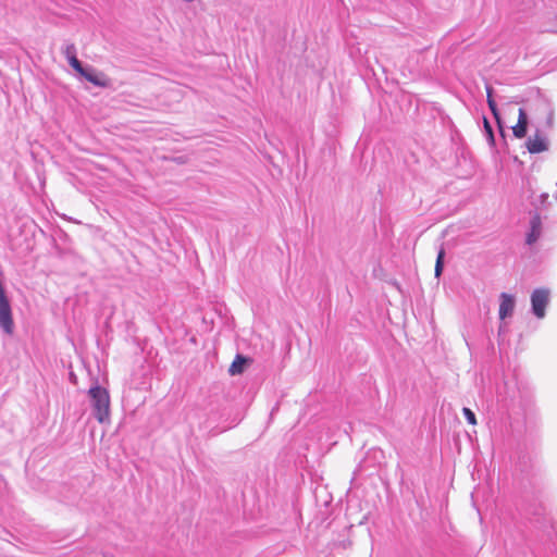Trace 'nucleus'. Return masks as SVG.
<instances>
[{
	"instance_id": "obj_1",
	"label": "nucleus",
	"mask_w": 557,
	"mask_h": 557,
	"mask_svg": "<svg viewBox=\"0 0 557 557\" xmlns=\"http://www.w3.org/2000/svg\"><path fill=\"white\" fill-rule=\"evenodd\" d=\"M95 418L99 423L110 422V395L107 388L94 385L88 391Z\"/></svg>"
},
{
	"instance_id": "obj_2",
	"label": "nucleus",
	"mask_w": 557,
	"mask_h": 557,
	"mask_svg": "<svg viewBox=\"0 0 557 557\" xmlns=\"http://www.w3.org/2000/svg\"><path fill=\"white\" fill-rule=\"evenodd\" d=\"M549 304V290L537 288L531 295L532 312L539 319L545 317L546 307Z\"/></svg>"
},
{
	"instance_id": "obj_3",
	"label": "nucleus",
	"mask_w": 557,
	"mask_h": 557,
	"mask_svg": "<svg viewBox=\"0 0 557 557\" xmlns=\"http://www.w3.org/2000/svg\"><path fill=\"white\" fill-rule=\"evenodd\" d=\"M516 307V298L513 295L502 293L499 295V310L498 315L502 321L510 318L513 314Z\"/></svg>"
},
{
	"instance_id": "obj_4",
	"label": "nucleus",
	"mask_w": 557,
	"mask_h": 557,
	"mask_svg": "<svg viewBox=\"0 0 557 557\" xmlns=\"http://www.w3.org/2000/svg\"><path fill=\"white\" fill-rule=\"evenodd\" d=\"M85 79L98 87H108L110 85V79L106 76V74L96 71L94 67L88 66L83 70L81 73Z\"/></svg>"
},
{
	"instance_id": "obj_5",
	"label": "nucleus",
	"mask_w": 557,
	"mask_h": 557,
	"mask_svg": "<svg viewBox=\"0 0 557 557\" xmlns=\"http://www.w3.org/2000/svg\"><path fill=\"white\" fill-rule=\"evenodd\" d=\"M549 143L546 136L536 132L527 140V148L531 153H541L547 151Z\"/></svg>"
},
{
	"instance_id": "obj_6",
	"label": "nucleus",
	"mask_w": 557,
	"mask_h": 557,
	"mask_svg": "<svg viewBox=\"0 0 557 557\" xmlns=\"http://www.w3.org/2000/svg\"><path fill=\"white\" fill-rule=\"evenodd\" d=\"M528 116L525 111L520 108L518 123L512 127V133L517 138H523L527 134Z\"/></svg>"
},
{
	"instance_id": "obj_7",
	"label": "nucleus",
	"mask_w": 557,
	"mask_h": 557,
	"mask_svg": "<svg viewBox=\"0 0 557 557\" xmlns=\"http://www.w3.org/2000/svg\"><path fill=\"white\" fill-rule=\"evenodd\" d=\"M247 361H248L247 358H245L242 355H237L236 358L234 359V361L232 362V364L228 369V372L232 375L240 374L244 371V368H245Z\"/></svg>"
},
{
	"instance_id": "obj_8",
	"label": "nucleus",
	"mask_w": 557,
	"mask_h": 557,
	"mask_svg": "<svg viewBox=\"0 0 557 557\" xmlns=\"http://www.w3.org/2000/svg\"><path fill=\"white\" fill-rule=\"evenodd\" d=\"M444 257H445V251L444 249L442 248L438 253H437V258H436V263H435V270H434V274H435V277H440L442 272H443V267H444Z\"/></svg>"
},
{
	"instance_id": "obj_9",
	"label": "nucleus",
	"mask_w": 557,
	"mask_h": 557,
	"mask_svg": "<svg viewBox=\"0 0 557 557\" xmlns=\"http://www.w3.org/2000/svg\"><path fill=\"white\" fill-rule=\"evenodd\" d=\"M486 94H487V104L491 109L493 115L498 119V112H497V106L495 100L492 97V88L490 86L486 87Z\"/></svg>"
},
{
	"instance_id": "obj_10",
	"label": "nucleus",
	"mask_w": 557,
	"mask_h": 557,
	"mask_svg": "<svg viewBox=\"0 0 557 557\" xmlns=\"http://www.w3.org/2000/svg\"><path fill=\"white\" fill-rule=\"evenodd\" d=\"M70 65L78 73H83V70L85 69L81 61L76 58V55H72L70 57V59L67 60Z\"/></svg>"
},
{
	"instance_id": "obj_11",
	"label": "nucleus",
	"mask_w": 557,
	"mask_h": 557,
	"mask_svg": "<svg viewBox=\"0 0 557 557\" xmlns=\"http://www.w3.org/2000/svg\"><path fill=\"white\" fill-rule=\"evenodd\" d=\"M462 413H463V416H465L466 420H467L470 424H472V425L476 424L475 414H474V412H473L471 409H469V408L465 407V408L462 409Z\"/></svg>"
},
{
	"instance_id": "obj_12",
	"label": "nucleus",
	"mask_w": 557,
	"mask_h": 557,
	"mask_svg": "<svg viewBox=\"0 0 557 557\" xmlns=\"http://www.w3.org/2000/svg\"><path fill=\"white\" fill-rule=\"evenodd\" d=\"M64 54H65L67 60L70 59L71 54L72 55H76L75 54V47L73 45L66 46V48L64 50Z\"/></svg>"
},
{
	"instance_id": "obj_13",
	"label": "nucleus",
	"mask_w": 557,
	"mask_h": 557,
	"mask_svg": "<svg viewBox=\"0 0 557 557\" xmlns=\"http://www.w3.org/2000/svg\"><path fill=\"white\" fill-rule=\"evenodd\" d=\"M546 123H547L548 127H553V124H554V112L553 111L548 112L547 122Z\"/></svg>"
},
{
	"instance_id": "obj_14",
	"label": "nucleus",
	"mask_w": 557,
	"mask_h": 557,
	"mask_svg": "<svg viewBox=\"0 0 557 557\" xmlns=\"http://www.w3.org/2000/svg\"><path fill=\"white\" fill-rule=\"evenodd\" d=\"M485 128H486V131L488 132L490 136L493 138V135H492V128H491V126L488 125L487 121H485Z\"/></svg>"
},
{
	"instance_id": "obj_15",
	"label": "nucleus",
	"mask_w": 557,
	"mask_h": 557,
	"mask_svg": "<svg viewBox=\"0 0 557 557\" xmlns=\"http://www.w3.org/2000/svg\"><path fill=\"white\" fill-rule=\"evenodd\" d=\"M535 240V237L533 236V234L529 235L528 237V243L531 244Z\"/></svg>"
},
{
	"instance_id": "obj_16",
	"label": "nucleus",
	"mask_w": 557,
	"mask_h": 557,
	"mask_svg": "<svg viewBox=\"0 0 557 557\" xmlns=\"http://www.w3.org/2000/svg\"><path fill=\"white\" fill-rule=\"evenodd\" d=\"M503 332H505V325H500L499 326V334L503 333Z\"/></svg>"
}]
</instances>
